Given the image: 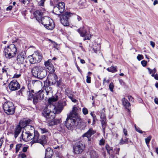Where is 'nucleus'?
Listing matches in <instances>:
<instances>
[{"instance_id":"nucleus-1","label":"nucleus","mask_w":158,"mask_h":158,"mask_svg":"<svg viewBox=\"0 0 158 158\" xmlns=\"http://www.w3.org/2000/svg\"><path fill=\"white\" fill-rule=\"evenodd\" d=\"M57 100V96L48 99V102L50 105L45 107L42 112L44 116L47 119H53L55 117V114L60 113L64 107L66 105V102L65 101L59 102L56 105H54V102Z\"/></svg>"},{"instance_id":"nucleus-2","label":"nucleus","mask_w":158,"mask_h":158,"mask_svg":"<svg viewBox=\"0 0 158 158\" xmlns=\"http://www.w3.org/2000/svg\"><path fill=\"white\" fill-rule=\"evenodd\" d=\"M43 12L39 10H36L34 12L35 18L39 23L41 22L44 27L48 30H52L55 27L53 20L48 17L42 18Z\"/></svg>"},{"instance_id":"nucleus-3","label":"nucleus","mask_w":158,"mask_h":158,"mask_svg":"<svg viewBox=\"0 0 158 158\" xmlns=\"http://www.w3.org/2000/svg\"><path fill=\"white\" fill-rule=\"evenodd\" d=\"M19 41V39H15L13 40L14 44H11L5 48L4 54L6 58L10 59L15 56L17 51L16 46Z\"/></svg>"},{"instance_id":"nucleus-4","label":"nucleus","mask_w":158,"mask_h":158,"mask_svg":"<svg viewBox=\"0 0 158 158\" xmlns=\"http://www.w3.org/2000/svg\"><path fill=\"white\" fill-rule=\"evenodd\" d=\"M30 122L29 120L20 121L19 124L16 126L14 134L15 138H16L20 134L22 128L27 127L28 128H31V130L34 129L33 126L28 125Z\"/></svg>"},{"instance_id":"nucleus-5","label":"nucleus","mask_w":158,"mask_h":158,"mask_svg":"<svg viewBox=\"0 0 158 158\" xmlns=\"http://www.w3.org/2000/svg\"><path fill=\"white\" fill-rule=\"evenodd\" d=\"M31 73L35 77L41 79L44 78L47 74L44 68L40 66L34 67L31 69Z\"/></svg>"},{"instance_id":"nucleus-6","label":"nucleus","mask_w":158,"mask_h":158,"mask_svg":"<svg viewBox=\"0 0 158 158\" xmlns=\"http://www.w3.org/2000/svg\"><path fill=\"white\" fill-rule=\"evenodd\" d=\"M73 15V14L68 11L66 12L60 16V20L61 23L64 26L69 25V19Z\"/></svg>"},{"instance_id":"nucleus-7","label":"nucleus","mask_w":158,"mask_h":158,"mask_svg":"<svg viewBox=\"0 0 158 158\" xmlns=\"http://www.w3.org/2000/svg\"><path fill=\"white\" fill-rule=\"evenodd\" d=\"M3 108L5 112L8 114H12L14 113V106L11 102H5L3 105Z\"/></svg>"},{"instance_id":"nucleus-8","label":"nucleus","mask_w":158,"mask_h":158,"mask_svg":"<svg viewBox=\"0 0 158 158\" xmlns=\"http://www.w3.org/2000/svg\"><path fill=\"white\" fill-rule=\"evenodd\" d=\"M77 31L79 33L81 36L84 37V40L90 39L91 35L88 29L85 27L83 26L77 30Z\"/></svg>"},{"instance_id":"nucleus-9","label":"nucleus","mask_w":158,"mask_h":158,"mask_svg":"<svg viewBox=\"0 0 158 158\" xmlns=\"http://www.w3.org/2000/svg\"><path fill=\"white\" fill-rule=\"evenodd\" d=\"M42 56L40 53L37 51L35 52L32 55L28 57L30 62L31 64H35L41 61Z\"/></svg>"},{"instance_id":"nucleus-10","label":"nucleus","mask_w":158,"mask_h":158,"mask_svg":"<svg viewBox=\"0 0 158 158\" xmlns=\"http://www.w3.org/2000/svg\"><path fill=\"white\" fill-rule=\"evenodd\" d=\"M85 147V146L81 142H76L73 146L74 152L76 154L81 153L84 150Z\"/></svg>"},{"instance_id":"nucleus-11","label":"nucleus","mask_w":158,"mask_h":158,"mask_svg":"<svg viewBox=\"0 0 158 158\" xmlns=\"http://www.w3.org/2000/svg\"><path fill=\"white\" fill-rule=\"evenodd\" d=\"M32 142L33 143H39L43 145L46 143L45 138H42V139H39V135L37 131H34V135H32Z\"/></svg>"},{"instance_id":"nucleus-12","label":"nucleus","mask_w":158,"mask_h":158,"mask_svg":"<svg viewBox=\"0 0 158 158\" xmlns=\"http://www.w3.org/2000/svg\"><path fill=\"white\" fill-rule=\"evenodd\" d=\"M76 119L72 117H69L68 116L65 122V125L69 129H71L76 122Z\"/></svg>"},{"instance_id":"nucleus-13","label":"nucleus","mask_w":158,"mask_h":158,"mask_svg":"<svg viewBox=\"0 0 158 158\" xmlns=\"http://www.w3.org/2000/svg\"><path fill=\"white\" fill-rule=\"evenodd\" d=\"M24 52H18L16 60L17 62L21 64L23 66H26V65L23 64L24 60Z\"/></svg>"},{"instance_id":"nucleus-14","label":"nucleus","mask_w":158,"mask_h":158,"mask_svg":"<svg viewBox=\"0 0 158 158\" xmlns=\"http://www.w3.org/2000/svg\"><path fill=\"white\" fill-rule=\"evenodd\" d=\"M9 87L11 91H15L18 89L20 87V85L17 81L13 80L9 84Z\"/></svg>"},{"instance_id":"nucleus-15","label":"nucleus","mask_w":158,"mask_h":158,"mask_svg":"<svg viewBox=\"0 0 158 158\" xmlns=\"http://www.w3.org/2000/svg\"><path fill=\"white\" fill-rule=\"evenodd\" d=\"M104 112L105 110L104 109H103L101 113L100 116L101 121V122L102 126L103 128L104 133H105V129L106 125V116L104 114Z\"/></svg>"},{"instance_id":"nucleus-16","label":"nucleus","mask_w":158,"mask_h":158,"mask_svg":"<svg viewBox=\"0 0 158 158\" xmlns=\"http://www.w3.org/2000/svg\"><path fill=\"white\" fill-rule=\"evenodd\" d=\"M44 97L42 93H40L39 91L33 98V103L34 104H36L38 102L39 100L42 99Z\"/></svg>"},{"instance_id":"nucleus-17","label":"nucleus","mask_w":158,"mask_h":158,"mask_svg":"<svg viewBox=\"0 0 158 158\" xmlns=\"http://www.w3.org/2000/svg\"><path fill=\"white\" fill-rule=\"evenodd\" d=\"M23 139L25 141H28L32 140V134L29 131H23L22 134Z\"/></svg>"},{"instance_id":"nucleus-18","label":"nucleus","mask_w":158,"mask_h":158,"mask_svg":"<svg viewBox=\"0 0 158 158\" xmlns=\"http://www.w3.org/2000/svg\"><path fill=\"white\" fill-rule=\"evenodd\" d=\"M57 77L55 74H51L48 77V82L50 85H54L56 84Z\"/></svg>"},{"instance_id":"nucleus-19","label":"nucleus","mask_w":158,"mask_h":158,"mask_svg":"<svg viewBox=\"0 0 158 158\" xmlns=\"http://www.w3.org/2000/svg\"><path fill=\"white\" fill-rule=\"evenodd\" d=\"M79 110L78 108L74 106L72 110L69 114V117L75 118L76 119L78 117V112Z\"/></svg>"},{"instance_id":"nucleus-20","label":"nucleus","mask_w":158,"mask_h":158,"mask_svg":"<svg viewBox=\"0 0 158 158\" xmlns=\"http://www.w3.org/2000/svg\"><path fill=\"white\" fill-rule=\"evenodd\" d=\"M96 131L94 130L93 129L91 128L89 129V130L82 136L83 137H86L88 139L89 141H90V137L92 135L94 134Z\"/></svg>"},{"instance_id":"nucleus-21","label":"nucleus","mask_w":158,"mask_h":158,"mask_svg":"<svg viewBox=\"0 0 158 158\" xmlns=\"http://www.w3.org/2000/svg\"><path fill=\"white\" fill-rule=\"evenodd\" d=\"M51 60H48L47 62L45 63V65L46 68L51 72H53L55 71L54 67L51 62Z\"/></svg>"},{"instance_id":"nucleus-22","label":"nucleus","mask_w":158,"mask_h":158,"mask_svg":"<svg viewBox=\"0 0 158 158\" xmlns=\"http://www.w3.org/2000/svg\"><path fill=\"white\" fill-rule=\"evenodd\" d=\"M52 88L48 86L45 87V88L44 87L43 90H39V91L40 93H42V94H43V97H44V94H45L46 93V94L48 95L49 93L52 92Z\"/></svg>"},{"instance_id":"nucleus-23","label":"nucleus","mask_w":158,"mask_h":158,"mask_svg":"<svg viewBox=\"0 0 158 158\" xmlns=\"http://www.w3.org/2000/svg\"><path fill=\"white\" fill-rule=\"evenodd\" d=\"M53 154L52 150L50 148H48L46 150L45 158H52Z\"/></svg>"},{"instance_id":"nucleus-24","label":"nucleus","mask_w":158,"mask_h":158,"mask_svg":"<svg viewBox=\"0 0 158 158\" xmlns=\"http://www.w3.org/2000/svg\"><path fill=\"white\" fill-rule=\"evenodd\" d=\"M55 84H56V86L59 88L62 89L65 88V85L61 79L56 81V82Z\"/></svg>"},{"instance_id":"nucleus-25","label":"nucleus","mask_w":158,"mask_h":158,"mask_svg":"<svg viewBox=\"0 0 158 158\" xmlns=\"http://www.w3.org/2000/svg\"><path fill=\"white\" fill-rule=\"evenodd\" d=\"M122 102L123 105L129 111V107L130 106V104L127 100L125 98H123L122 100Z\"/></svg>"},{"instance_id":"nucleus-26","label":"nucleus","mask_w":158,"mask_h":158,"mask_svg":"<svg viewBox=\"0 0 158 158\" xmlns=\"http://www.w3.org/2000/svg\"><path fill=\"white\" fill-rule=\"evenodd\" d=\"M89 154L90 158H98V154L93 149L90 150L89 151Z\"/></svg>"},{"instance_id":"nucleus-27","label":"nucleus","mask_w":158,"mask_h":158,"mask_svg":"<svg viewBox=\"0 0 158 158\" xmlns=\"http://www.w3.org/2000/svg\"><path fill=\"white\" fill-rule=\"evenodd\" d=\"M60 11L63 12L65 9V4L63 2H60L57 5Z\"/></svg>"},{"instance_id":"nucleus-28","label":"nucleus","mask_w":158,"mask_h":158,"mask_svg":"<svg viewBox=\"0 0 158 158\" xmlns=\"http://www.w3.org/2000/svg\"><path fill=\"white\" fill-rule=\"evenodd\" d=\"M34 90H31V91H27V94L28 96L27 100H31L33 97L32 93H34Z\"/></svg>"},{"instance_id":"nucleus-29","label":"nucleus","mask_w":158,"mask_h":158,"mask_svg":"<svg viewBox=\"0 0 158 158\" xmlns=\"http://www.w3.org/2000/svg\"><path fill=\"white\" fill-rule=\"evenodd\" d=\"M60 119H55L50 122L49 123V125L50 126H52L56 125L57 123H60Z\"/></svg>"},{"instance_id":"nucleus-30","label":"nucleus","mask_w":158,"mask_h":158,"mask_svg":"<svg viewBox=\"0 0 158 158\" xmlns=\"http://www.w3.org/2000/svg\"><path fill=\"white\" fill-rule=\"evenodd\" d=\"M106 70L109 72L112 73H114L117 71V67H114L111 66L110 68H107Z\"/></svg>"},{"instance_id":"nucleus-31","label":"nucleus","mask_w":158,"mask_h":158,"mask_svg":"<svg viewBox=\"0 0 158 158\" xmlns=\"http://www.w3.org/2000/svg\"><path fill=\"white\" fill-rule=\"evenodd\" d=\"M53 12L56 14L57 15H59L60 13H62V12L60 11L59 9V8H58L57 6L54 7L53 10Z\"/></svg>"},{"instance_id":"nucleus-32","label":"nucleus","mask_w":158,"mask_h":158,"mask_svg":"<svg viewBox=\"0 0 158 158\" xmlns=\"http://www.w3.org/2000/svg\"><path fill=\"white\" fill-rule=\"evenodd\" d=\"M105 147L108 153L110 155L112 151V148L110 147L108 144H106Z\"/></svg>"},{"instance_id":"nucleus-33","label":"nucleus","mask_w":158,"mask_h":158,"mask_svg":"<svg viewBox=\"0 0 158 158\" xmlns=\"http://www.w3.org/2000/svg\"><path fill=\"white\" fill-rule=\"evenodd\" d=\"M148 69L149 72L150 74H152V76H154L155 73L156 72V69L155 68H154L153 70L149 68H148Z\"/></svg>"},{"instance_id":"nucleus-34","label":"nucleus","mask_w":158,"mask_h":158,"mask_svg":"<svg viewBox=\"0 0 158 158\" xmlns=\"http://www.w3.org/2000/svg\"><path fill=\"white\" fill-rule=\"evenodd\" d=\"M66 95L69 98H71L72 97H73V94L72 91L67 89L66 91Z\"/></svg>"},{"instance_id":"nucleus-35","label":"nucleus","mask_w":158,"mask_h":158,"mask_svg":"<svg viewBox=\"0 0 158 158\" xmlns=\"http://www.w3.org/2000/svg\"><path fill=\"white\" fill-rule=\"evenodd\" d=\"M151 138L152 136L151 135H149L147 138L145 139V142L147 146H148L149 143L151 139Z\"/></svg>"},{"instance_id":"nucleus-36","label":"nucleus","mask_w":158,"mask_h":158,"mask_svg":"<svg viewBox=\"0 0 158 158\" xmlns=\"http://www.w3.org/2000/svg\"><path fill=\"white\" fill-rule=\"evenodd\" d=\"M22 145V144H21V143L18 144L16 145V148H15V149H16L15 152L16 153H17L19 152V149L21 147Z\"/></svg>"},{"instance_id":"nucleus-37","label":"nucleus","mask_w":158,"mask_h":158,"mask_svg":"<svg viewBox=\"0 0 158 158\" xmlns=\"http://www.w3.org/2000/svg\"><path fill=\"white\" fill-rule=\"evenodd\" d=\"M8 70V68H6V67H4L3 68H2V72L3 73H5V74H6L7 75V72Z\"/></svg>"},{"instance_id":"nucleus-38","label":"nucleus","mask_w":158,"mask_h":158,"mask_svg":"<svg viewBox=\"0 0 158 158\" xmlns=\"http://www.w3.org/2000/svg\"><path fill=\"white\" fill-rule=\"evenodd\" d=\"M128 139L127 138L123 139L122 138L120 141V143L122 144L127 143H128Z\"/></svg>"},{"instance_id":"nucleus-39","label":"nucleus","mask_w":158,"mask_h":158,"mask_svg":"<svg viewBox=\"0 0 158 158\" xmlns=\"http://www.w3.org/2000/svg\"><path fill=\"white\" fill-rule=\"evenodd\" d=\"M40 131V132L43 134L47 133L48 132V130L46 129L45 128H40L39 129Z\"/></svg>"},{"instance_id":"nucleus-40","label":"nucleus","mask_w":158,"mask_h":158,"mask_svg":"<svg viewBox=\"0 0 158 158\" xmlns=\"http://www.w3.org/2000/svg\"><path fill=\"white\" fill-rule=\"evenodd\" d=\"M82 112L84 115H86L88 113V111L87 109L85 107H84L82 109Z\"/></svg>"},{"instance_id":"nucleus-41","label":"nucleus","mask_w":158,"mask_h":158,"mask_svg":"<svg viewBox=\"0 0 158 158\" xmlns=\"http://www.w3.org/2000/svg\"><path fill=\"white\" fill-rule=\"evenodd\" d=\"M137 58L139 61H140L141 60L143 59L144 57L143 55L139 54L137 56Z\"/></svg>"},{"instance_id":"nucleus-42","label":"nucleus","mask_w":158,"mask_h":158,"mask_svg":"<svg viewBox=\"0 0 158 158\" xmlns=\"http://www.w3.org/2000/svg\"><path fill=\"white\" fill-rule=\"evenodd\" d=\"M114 88V85L112 83H111L109 85V88L110 90L112 92H113V89Z\"/></svg>"},{"instance_id":"nucleus-43","label":"nucleus","mask_w":158,"mask_h":158,"mask_svg":"<svg viewBox=\"0 0 158 158\" xmlns=\"http://www.w3.org/2000/svg\"><path fill=\"white\" fill-rule=\"evenodd\" d=\"M45 1L44 0H41L38 3V5L40 6H44V2Z\"/></svg>"},{"instance_id":"nucleus-44","label":"nucleus","mask_w":158,"mask_h":158,"mask_svg":"<svg viewBox=\"0 0 158 158\" xmlns=\"http://www.w3.org/2000/svg\"><path fill=\"white\" fill-rule=\"evenodd\" d=\"M105 140L102 138L100 140L99 144L100 145H103L105 144Z\"/></svg>"},{"instance_id":"nucleus-45","label":"nucleus","mask_w":158,"mask_h":158,"mask_svg":"<svg viewBox=\"0 0 158 158\" xmlns=\"http://www.w3.org/2000/svg\"><path fill=\"white\" fill-rule=\"evenodd\" d=\"M147 61L145 60H143L141 62V64L143 67H145L147 65Z\"/></svg>"},{"instance_id":"nucleus-46","label":"nucleus","mask_w":158,"mask_h":158,"mask_svg":"<svg viewBox=\"0 0 158 158\" xmlns=\"http://www.w3.org/2000/svg\"><path fill=\"white\" fill-rule=\"evenodd\" d=\"M86 82L87 83H89L91 82V77L88 76H87V79L86 80Z\"/></svg>"},{"instance_id":"nucleus-47","label":"nucleus","mask_w":158,"mask_h":158,"mask_svg":"<svg viewBox=\"0 0 158 158\" xmlns=\"http://www.w3.org/2000/svg\"><path fill=\"white\" fill-rule=\"evenodd\" d=\"M19 1L24 4H27L29 2L28 0H19Z\"/></svg>"},{"instance_id":"nucleus-48","label":"nucleus","mask_w":158,"mask_h":158,"mask_svg":"<svg viewBox=\"0 0 158 158\" xmlns=\"http://www.w3.org/2000/svg\"><path fill=\"white\" fill-rule=\"evenodd\" d=\"M21 75V74H15L13 77L14 78H18L19 77H20Z\"/></svg>"},{"instance_id":"nucleus-49","label":"nucleus","mask_w":158,"mask_h":158,"mask_svg":"<svg viewBox=\"0 0 158 158\" xmlns=\"http://www.w3.org/2000/svg\"><path fill=\"white\" fill-rule=\"evenodd\" d=\"M128 98L129 101L132 102H133L134 101V98L131 96H128Z\"/></svg>"},{"instance_id":"nucleus-50","label":"nucleus","mask_w":158,"mask_h":158,"mask_svg":"<svg viewBox=\"0 0 158 158\" xmlns=\"http://www.w3.org/2000/svg\"><path fill=\"white\" fill-rule=\"evenodd\" d=\"M85 1V0H80V1L78 2L79 4L82 6L83 5Z\"/></svg>"},{"instance_id":"nucleus-51","label":"nucleus","mask_w":158,"mask_h":158,"mask_svg":"<svg viewBox=\"0 0 158 158\" xmlns=\"http://www.w3.org/2000/svg\"><path fill=\"white\" fill-rule=\"evenodd\" d=\"M135 130L136 131L139 133H143V131L141 130L139 128H137L136 127H135Z\"/></svg>"},{"instance_id":"nucleus-52","label":"nucleus","mask_w":158,"mask_h":158,"mask_svg":"<svg viewBox=\"0 0 158 158\" xmlns=\"http://www.w3.org/2000/svg\"><path fill=\"white\" fill-rule=\"evenodd\" d=\"M19 156L22 158H25L26 157V156L24 153H22L19 155Z\"/></svg>"},{"instance_id":"nucleus-53","label":"nucleus","mask_w":158,"mask_h":158,"mask_svg":"<svg viewBox=\"0 0 158 158\" xmlns=\"http://www.w3.org/2000/svg\"><path fill=\"white\" fill-rule=\"evenodd\" d=\"M109 82V80H106V78H104L103 80V84L104 85L106 83H108Z\"/></svg>"},{"instance_id":"nucleus-54","label":"nucleus","mask_w":158,"mask_h":158,"mask_svg":"<svg viewBox=\"0 0 158 158\" xmlns=\"http://www.w3.org/2000/svg\"><path fill=\"white\" fill-rule=\"evenodd\" d=\"M75 18L77 19L78 21H80L81 20V17L78 15L76 16Z\"/></svg>"},{"instance_id":"nucleus-55","label":"nucleus","mask_w":158,"mask_h":158,"mask_svg":"<svg viewBox=\"0 0 158 158\" xmlns=\"http://www.w3.org/2000/svg\"><path fill=\"white\" fill-rule=\"evenodd\" d=\"M3 142V138L2 137L0 139V148L1 147Z\"/></svg>"},{"instance_id":"nucleus-56","label":"nucleus","mask_w":158,"mask_h":158,"mask_svg":"<svg viewBox=\"0 0 158 158\" xmlns=\"http://www.w3.org/2000/svg\"><path fill=\"white\" fill-rule=\"evenodd\" d=\"M150 44L152 48H154L155 46V43L152 41H150Z\"/></svg>"},{"instance_id":"nucleus-57","label":"nucleus","mask_w":158,"mask_h":158,"mask_svg":"<svg viewBox=\"0 0 158 158\" xmlns=\"http://www.w3.org/2000/svg\"><path fill=\"white\" fill-rule=\"evenodd\" d=\"M70 98L71 99V100L73 102H76L77 101L76 99L73 98V97H72L71 98Z\"/></svg>"},{"instance_id":"nucleus-58","label":"nucleus","mask_w":158,"mask_h":158,"mask_svg":"<svg viewBox=\"0 0 158 158\" xmlns=\"http://www.w3.org/2000/svg\"><path fill=\"white\" fill-rule=\"evenodd\" d=\"M153 77H154V78L157 80H158V74H156L154 75V76H152Z\"/></svg>"},{"instance_id":"nucleus-59","label":"nucleus","mask_w":158,"mask_h":158,"mask_svg":"<svg viewBox=\"0 0 158 158\" xmlns=\"http://www.w3.org/2000/svg\"><path fill=\"white\" fill-rule=\"evenodd\" d=\"M12 6H10L7 8L6 10H10L12 9Z\"/></svg>"},{"instance_id":"nucleus-60","label":"nucleus","mask_w":158,"mask_h":158,"mask_svg":"<svg viewBox=\"0 0 158 158\" xmlns=\"http://www.w3.org/2000/svg\"><path fill=\"white\" fill-rule=\"evenodd\" d=\"M27 148H28V147H23V152H26L27 151Z\"/></svg>"},{"instance_id":"nucleus-61","label":"nucleus","mask_w":158,"mask_h":158,"mask_svg":"<svg viewBox=\"0 0 158 158\" xmlns=\"http://www.w3.org/2000/svg\"><path fill=\"white\" fill-rule=\"evenodd\" d=\"M123 133H124V134L126 135H127V131L125 129H123Z\"/></svg>"},{"instance_id":"nucleus-62","label":"nucleus","mask_w":158,"mask_h":158,"mask_svg":"<svg viewBox=\"0 0 158 158\" xmlns=\"http://www.w3.org/2000/svg\"><path fill=\"white\" fill-rule=\"evenodd\" d=\"M154 102L156 104H158V98H155L154 99Z\"/></svg>"},{"instance_id":"nucleus-63","label":"nucleus","mask_w":158,"mask_h":158,"mask_svg":"<svg viewBox=\"0 0 158 158\" xmlns=\"http://www.w3.org/2000/svg\"><path fill=\"white\" fill-rule=\"evenodd\" d=\"M22 14H23V15L24 16H25L26 15V10H24V11H23L22 12Z\"/></svg>"},{"instance_id":"nucleus-64","label":"nucleus","mask_w":158,"mask_h":158,"mask_svg":"<svg viewBox=\"0 0 158 158\" xmlns=\"http://www.w3.org/2000/svg\"><path fill=\"white\" fill-rule=\"evenodd\" d=\"M80 62L81 63L83 64H84L85 63V61L84 60L81 59H80Z\"/></svg>"}]
</instances>
